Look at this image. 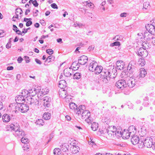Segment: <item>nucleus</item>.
I'll use <instances>...</instances> for the list:
<instances>
[{"label": "nucleus", "instance_id": "nucleus-1", "mask_svg": "<svg viewBox=\"0 0 155 155\" xmlns=\"http://www.w3.org/2000/svg\"><path fill=\"white\" fill-rule=\"evenodd\" d=\"M116 71V69L114 68L112 70L109 69L103 70L101 74V78L103 82L105 83L109 82L110 78H114V76H112V74H113L114 75H115V74H117Z\"/></svg>", "mask_w": 155, "mask_h": 155}, {"label": "nucleus", "instance_id": "nucleus-2", "mask_svg": "<svg viewBox=\"0 0 155 155\" xmlns=\"http://www.w3.org/2000/svg\"><path fill=\"white\" fill-rule=\"evenodd\" d=\"M80 109L78 111H77V114L81 115V118L85 119V121L87 123H89L91 122V117H90V112L87 110H84L85 107L84 105H81L79 106Z\"/></svg>", "mask_w": 155, "mask_h": 155}, {"label": "nucleus", "instance_id": "nucleus-3", "mask_svg": "<svg viewBox=\"0 0 155 155\" xmlns=\"http://www.w3.org/2000/svg\"><path fill=\"white\" fill-rule=\"evenodd\" d=\"M140 142L141 143L138 145L139 147L140 148H142L143 146L147 148H150L153 145V139L150 137L145 138L142 137L140 139Z\"/></svg>", "mask_w": 155, "mask_h": 155}, {"label": "nucleus", "instance_id": "nucleus-4", "mask_svg": "<svg viewBox=\"0 0 155 155\" xmlns=\"http://www.w3.org/2000/svg\"><path fill=\"white\" fill-rule=\"evenodd\" d=\"M129 74V73H127V75H125V76L123 77H124V79H127V86L130 87H133L136 85L137 80L131 77H130V76H128V75Z\"/></svg>", "mask_w": 155, "mask_h": 155}, {"label": "nucleus", "instance_id": "nucleus-5", "mask_svg": "<svg viewBox=\"0 0 155 155\" xmlns=\"http://www.w3.org/2000/svg\"><path fill=\"white\" fill-rule=\"evenodd\" d=\"M104 131L105 134L107 133L110 137L112 138L116 137L118 138L119 137H120V136L121 135L120 131H117V132H116L114 133L111 130H109L106 129H104Z\"/></svg>", "mask_w": 155, "mask_h": 155}, {"label": "nucleus", "instance_id": "nucleus-6", "mask_svg": "<svg viewBox=\"0 0 155 155\" xmlns=\"http://www.w3.org/2000/svg\"><path fill=\"white\" fill-rule=\"evenodd\" d=\"M126 81H127V79L119 80L116 82L115 86L118 88L123 89L127 87Z\"/></svg>", "mask_w": 155, "mask_h": 155}, {"label": "nucleus", "instance_id": "nucleus-7", "mask_svg": "<svg viewBox=\"0 0 155 155\" xmlns=\"http://www.w3.org/2000/svg\"><path fill=\"white\" fill-rule=\"evenodd\" d=\"M26 98H27V103L28 104L38 105L39 101L35 97L28 96V97H26Z\"/></svg>", "mask_w": 155, "mask_h": 155}, {"label": "nucleus", "instance_id": "nucleus-8", "mask_svg": "<svg viewBox=\"0 0 155 155\" xmlns=\"http://www.w3.org/2000/svg\"><path fill=\"white\" fill-rule=\"evenodd\" d=\"M37 91H38V92H37L38 97V98L40 99L41 100H42V97L47 94L49 91L47 89H37Z\"/></svg>", "mask_w": 155, "mask_h": 155}, {"label": "nucleus", "instance_id": "nucleus-9", "mask_svg": "<svg viewBox=\"0 0 155 155\" xmlns=\"http://www.w3.org/2000/svg\"><path fill=\"white\" fill-rule=\"evenodd\" d=\"M43 101V105L45 107H49L51 105V99L50 97L46 96L42 99Z\"/></svg>", "mask_w": 155, "mask_h": 155}, {"label": "nucleus", "instance_id": "nucleus-10", "mask_svg": "<svg viewBox=\"0 0 155 155\" xmlns=\"http://www.w3.org/2000/svg\"><path fill=\"white\" fill-rule=\"evenodd\" d=\"M137 54L142 58H145L147 56L148 53L146 49L141 48L137 51Z\"/></svg>", "mask_w": 155, "mask_h": 155}, {"label": "nucleus", "instance_id": "nucleus-11", "mask_svg": "<svg viewBox=\"0 0 155 155\" xmlns=\"http://www.w3.org/2000/svg\"><path fill=\"white\" fill-rule=\"evenodd\" d=\"M153 33H151L148 32H145L143 35L144 39L147 41H151L153 39L154 36Z\"/></svg>", "mask_w": 155, "mask_h": 155}, {"label": "nucleus", "instance_id": "nucleus-12", "mask_svg": "<svg viewBox=\"0 0 155 155\" xmlns=\"http://www.w3.org/2000/svg\"><path fill=\"white\" fill-rule=\"evenodd\" d=\"M13 117V114H5L2 116V119L3 122L8 123L10 121V120Z\"/></svg>", "mask_w": 155, "mask_h": 155}, {"label": "nucleus", "instance_id": "nucleus-13", "mask_svg": "<svg viewBox=\"0 0 155 155\" xmlns=\"http://www.w3.org/2000/svg\"><path fill=\"white\" fill-rule=\"evenodd\" d=\"M14 135L17 137L21 138L25 134L24 131L20 128L13 133Z\"/></svg>", "mask_w": 155, "mask_h": 155}, {"label": "nucleus", "instance_id": "nucleus-14", "mask_svg": "<svg viewBox=\"0 0 155 155\" xmlns=\"http://www.w3.org/2000/svg\"><path fill=\"white\" fill-rule=\"evenodd\" d=\"M132 137L131 139V141L134 145H136L138 143H141L140 140L138 136L136 135L132 136ZM140 144H139V145Z\"/></svg>", "mask_w": 155, "mask_h": 155}, {"label": "nucleus", "instance_id": "nucleus-15", "mask_svg": "<svg viewBox=\"0 0 155 155\" xmlns=\"http://www.w3.org/2000/svg\"><path fill=\"white\" fill-rule=\"evenodd\" d=\"M87 61L88 58L85 55H82L80 57L78 60V63L81 65L85 64Z\"/></svg>", "mask_w": 155, "mask_h": 155}, {"label": "nucleus", "instance_id": "nucleus-16", "mask_svg": "<svg viewBox=\"0 0 155 155\" xmlns=\"http://www.w3.org/2000/svg\"><path fill=\"white\" fill-rule=\"evenodd\" d=\"M12 106L13 107V110L12 112H14L15 113H18L20 111V104L17 103H13L10 105V107Z\"/></svg>", "mask_w": 155, "mask_h": 155}, {"label": "nucleus", "instance_id": "nucleus-17", "mask_svg": "<svg viewBox=\"0 0 155 155\" xmlns=\"http://www.w3.org/2000/svg\"><path fill=\"white\" fill-rule=\"evenodd\" d=\"M135 61L132 60L129 63L127 68V70H129L130 72H133L134 70L135 65Z\"/></svg>", "mask_w": 155, "mask_h": 155}, {"label": "nucleus", "instance_id": "nucleus-18", "mask_svg": "<svg viewBox=\"0 0 155 155\" xmlns=\"http://www.w3.org/2000/svg\"><path fill=\"white\" fill-rule=\"evenodd\" d=\"M117 68L118 70H122L125 66L124 63L122 61H117L116 62Z\"/></svg>", "mask_w": 155, "mask_h": 155}, {"label": "nucleus", "instance_id": "nucleus-19", "mask_svg": "<svg viewBox=\"0 0 155 155\" xmlns=\"http://www.w3.org/2000/svg\"><path fill=\"white\" fill-rule=\"evenodd\" d=\"M146 27L148 32L153 34L155 33V27L152 23L148 24Z\"/></svg>", "mask_w": 155, "mask_h": 155}, {"label": "nucleus", "instance_id": "nucleus-20", "mask_svg": "<svg viewBox=\"0 0 155 155\" xmlns=\"http://www.w3.org/2000/svg\"><path fill=\"white\" fill-rule=\"evenodd\" d=\"M29 109L28 106L23 103L20 104V111L21 113L26 112Z\"/></svg>", "mask_w": 155, "mask_h": 155}, {"label": "nucleus", "instance_id": "nucleus-21", "mask_svg": "<svg viewBox=\"0 0 155 155\" xmlns=\"http://www.w3.org/2000/svg\"><path fill=\"white\" fill-rule=\"evenodd\" d=\"M15 101L17 104L24 103L25 101V97L21 95H19L15 97Z\"/></svg>", "mask_w": 155, "mask_h": 155}, {"label": "nucleus", "instance_id": "nucleus-22", "mask_svg": "<svg viewBox=\"0 0 155 155\" xmlns=\"http://www.w3.org/2000/svg\"><path fill=\"white\" fill-rule=\"evenodd\" d=\"M120 134L121 135H120V137H122L124 139H127L129 138L130 135L131 136H132L129 132H128L127 130L126 131L124 130V132L123 133L120 131Z\"/></svg>", "mask_w": 155, "mask_h": 155}, {"label": "nucleus", "instance_id": "nucleus-23", "mask_svg": "<svg viewBox=\"0 0 155 155\" xmlns=\"http://www.w3.org/2000/svg\"><path fill=\"white\" fill-rule=\"evenodd\" d=\"M9 126L12 130L14 131V132L20 128V126L17 123L14 124H12Z\"/></svg>", "mask_w": 155, "mask_h": 155}, {"label": "nucleus", "instance_id": "nucleus-24", "mask_svg": "<svg viewBox=\"0 0 155 155\" xmlns=\"http://www.w3.org/2000/svg\"><path fill=\"white\" fill-rule=\"evenodd\" d=\"M97 65V63L96 61H93L91 63L89 66V71L92 72H94L95 69V68Z\"/></svg>", "mask_w": 155, "mask_h": 155}, {"label": "nucleus", "instance_id": "nucleus-25", "mask_svg": "<svg viewBox=\"0 0 155 155\" xmlns=\"http://www.w3.org/2000/svg\"><path fill=\"white\" fill-rule=\"evenodd\" d=\"M69 107L70 109L73 110L77 114V111H78L79 109H80L79 107H77V105L75 103L73 102H71L69 104Z\"/></svg>", "mask_w": 155, "mask_h": 155}, {"label": "nucleus", "instance_id": "nucleus-26", "mask_svg": "<svg viewBox=\"0 0 155 155\" xmlns=\"http://www.w3.org/2000/svg\"><path fill=\"white\" fill-rule=\"evenodd\" d=\"M72 71V70L70 68H67L64 70V73L66 77H68L71 75Z\"/></svg>", "mask_w": 155, "mask_h": 155}, {"label": "nucleus", "instance_id": "nucleus-27", "mask_svg": "<svg viewBox=\"0 0 155 155\" xmlns=\"http://www.w3.org/2000/svg\"><path fill=\"white\" fill-rule=\"evenodd\" d=\"M95 69L94 72L96 74H99L100 73L101 74L103 70V67L101 66H99L97 65Z\"/></svg>", "mask_w": 155, "mask_h": 155}, {"label": "nucleus", "instance_id": "nucleus-28", "mask_svg": "<svg viewBox=\"0 0 155 155\" xmlns=\"http://www.w3.org/2000/svg\"><path fill=\"white\" fill-rule=\"evenodd\" d=\"M127 131L132 135H133L136 132V128L133 125L129 127Z\"/></svg>", "mask_w": 155, "mask_h": 155}, {"label": "nucleus", "instance_id": "nucleus-29", "mask_svg": "<svg viewBox=\"0 0 155 155\" xmlns=\"http://www.w3.org/2000/svg\"><path fill=\"white\" fill-rule=\"evenodd\" d=\"M147 74V72L145 69L143 68H141L140 70V74L139 76V78L144 77L145 76V75L146 74Z\"/></svg>", "mask_w": 155, "mask_h": 155}, {"label": "nucleus", "instance_id": "nucleus-30", "mask_svg": "<svg viewBox=\"0 0 155 155\" xmlns=\"http://www.w3.org/2000/svg\"><path fill=\"white\" fill-rule=\"evenodd\" d=\"M67 83L64 80H61L59 81L58 86L62 89L66 87Z\"/></svg>", "mask_w": 155, "mask_h": 155}, {"label": "nucleus", "instance_id": "nucleus-31", "mask_svg": "<svg viewBox=\"0 0 155 155\" xmlns=\"http://www.w3.org/2000/svg\"><path fill=\"white\" fill-rule=\"evenodd\" d=\"M29 92V97L32 96L34 97V96H35L38 92L37 89H31L28 90Z\"/></svg>", "mask_w": 155, "mask_h": 155}, {"label": "nucleus", "instance_id": "nucleus-32", "mask_svg": "<svg viewBox=\"0 0 155 155\" xmlns=\"http://www.w3.org/2000/svg\"><path fill=\"white\" fill-rule=\"evenodd\" d=\"M69 148V146L68 145V144L64 143L61 146L60 149L64 152H65L68 150Z\"/></svg>", "mask_w": 155, "mask_h": 155}, {"label": "nucleus", "instance_id": "nucleus-33", "mask_svg": "<svg viewBox=\"0 0 155 155\" xmlns=\"http://www.w3.org/2000/svg\"><path fill=\"white\" fill-rule=\"evenodd\" d=\"M51 114L50 113L47 112L45 113L43 116V118L45 120H48L51 118Z\"/></svg>", "mask_w": 155, "mask_h": 155}, {"label": "nucleus", "instance_id": "nucleus-34", "mask_svg": "<svg viewBox=\"0 0 155 155\" xmlns=\"http://www.w3.org/2000/svg\"><path fill=\"white\" fill-rule=\"evenodd\" d=\"M98 127V124L96 122L93 123L91 125V128L93 131H96Z\"/></svg>", "mask_w": 155, "mask_h": 155}, {"label": "nucleus", "instance_id": "nucleus-35", "mask_svg": "<svg viewBox=\"0 0 155 155\" xmlns=\"http://www.w3.org/2000/svg\"><path fill=\"white\" fill-rule=\"evenodd\" d=\"M67 93L66 91L64 90L62 91L59 92V93L60 96L62 98H65L67 95Z\"/></svg>", "mask_w": 155, "mask_h": 155}, {"label": "nucleus", "instance_id": "nucleus-36", "mask_svg": "<svg viewBox=\"0 0 155 155\" xmlns=\"http://www.w3.org/2000/svg\"><path fill=\"white\" fill-rule=\"evenodd\" d=\"M107 129L109 130H111L112 132H114V133L116 132H117V131H120L119 130L117 129L115 127L112 126L108 127Z\"/></svg>", "mask_w": 155, "mask_h": 155}, {"label": "nucleus", "instance_id": "nucleus-37", "mask_svg": "<svg viewBox=\"0 0 155 155\" xmlns=\"http://www.w3.org/2000/svg\"><path fill=\"white\" fill-rule=\"evenodd\" d=\"M21 94V95L24 97L26 96H27V97L28 96V97H29L28 95H29V92L28 90H23L22 91Z\"/></svg>", "mask_w": 155, "mask_h": 155}, {"label": "nucleus", "instance_id": "nucleus-38", "mask_svg": "<svg viewBox=\"0 0 155 155\" xmlns=\"http://www.w3.org/2000/svg\"><path fill=\"white\" fill-rule=\"evenodd\" d=\"M61 150L59 148H55L54 150V155H59L61 154Z\"/></svg>", "mask_w": 155, "mask_h": 155}, {"label": "nucleus", "instance_id": "nucleus-39", "mask_svg": "<svg viewBox=\"0 0 155 155\" xmlns=\"http://www.w3.org/2000/svg\"><path fill=\"white\" fill-rule=\"evenodd\" d=\"M81 77V74L80 73H76L73 75V78L74 79H78Z\"/></svg>", "mask_w": 155, "mask_h": 155}, {"label": "nucleus", "instance_id": "nucleus-40", "mask_svg": "<svg viewBox=\"0 0 155 155\" xmlns=\"http://www.w3.org/2000/svg\"><path fill=\"white\" fill-rule=\"evenodd\" d=\"M138 64L142 66L144 65L145 64V61L144 59L141 58L139 59Z\"/></svg>", "mask_w": 155, "mask_h": 155}, {"label": "nucleus", "instance_id": "nucleus-41", "mask_svg": "<svg viewBox=\"0 0 155 155\" xmlns=\"http://www.w3.org/2000/svg\"><path fill=\"white\" fill-rule=\"evenodd\" d=\"M36 123L37 124L43 126L44 124V122L42 119H39L36 120Z\"/></svg>", "mask_w": 155, "mask_h": 155}, {"label": "nucleus", "instance_id": "nucleus-42", "mask_svg": "<svg viewBox=\"0 0 155 155\" xmlns=\"http://www.w3.org/2000/svg\"><path fill=\"white\" fill-rule=\"evenodd\" d=\"M54 57H53L52 55H50L49 56L48 58L46 59V60L45 61V62L47 61L48 62H50L51 61L54 60Z\"/></svg>", "mask_w": 155, "mask_h": 155}, {"label": "nucleus", "instance_id": "nucleus-43", "mask_svg": "<svg viewBox=\"0 0 155 155\" xmlns=\"http://www.w3.org/2000/svg\"><path fill=\"white\" fill-rule=\"evenodd\" d=\"M122 37L118 35H116L113 38V40L117 41H121L122 40Z\"/></svg>", "mask_w": 155, "mask_h": 155}, {"label": "nucleus", "instance_id": "nucleus-44", "mask_svg": "<svg viewBox=\"0 0 155 155\" xmlns=\"http://www.w3.org/2000/svg\"><path fill=\"white\" fill-rule=\"evenodd\" d=\"M148 44H147L145 42H143L142 44V48H143V49H148L149 48Z\"/></svg>", "mask_w": 155, "mask_h": 155}, {"label": "nucleus", "instance_id": "nucleus-45", "mask_svg": "<svg viewBox=\"0 0 155 155\" xmlns=\"http://www.w3.org/2000/svg\"><path fill=\"white\" fill-rule=\"evenodd\" d=\"M120 45V43L119 41H115L114 43H111L110 45V46L111 47L114 46H119Z\"/></svg>", "mask_w": 155, "mask_h": 155}, {"label": "nucleus", "instance_id": "nucleus-46", "mask_svg": "<svg viewBox=\"0 0 155 155\" xmlns=\"http://www.w3.org/2000/svg\"><path fill=\"white\" fill-rule=\"evenodd\" d=\"M102 121L104 124H108L110 122V120L109 119L105 117L104 119L102 120Z\"/></svg>", "mask_w": 155, "mask_h": 155}, {"label": "nucleus", "instance_id": "nucleus-47", "mask_svg": "<svg viewBox=\"0 0 155 155\" xmlns=\"http://www.w3.org/2000/svg\"><path fill=\"white\" fill-rule=\"evenodd\" d=\"M73 150L74 151V153H76L79 152V149L78 146H73Z\"/></svg>", "mask_w": 155, "mask_h": 155}, {"label": "nucleus", "instance_id": "nucleus-48", "mask_svg": "<svg viewBox=\"0 0 155 155\" xmlns=\"http://www.w3.org/2000/svg\"><path fill=\"white\" fill-rule=\"evenodd\" d=\"M28 141V139L27 138H24L22 137L21 139V142L24 143H27V141Z\"/></svg>", "mask_w": 155, "mask_h": 155}, {"label": "nucleus", "instance_id": "nucleus-49", "mask_svg": "<svg viewBox=\"0 0 155 155\" xmlns=\"http://www.w3.org/2000/svg\"><path fill=\"white\" fill-rule=\"evenodd\" d=\"M46 52L49 54L51 55L53 53V51L51 49H48L46 50Z\"/></svg>", "mask_w": 155, "mask_h": 155}, {"label": "nucleus", "instance_id": "nucleus-50", "mask_svg": "<svg viewBox=\"0 0 155 155\" xmlns=\"http://www.w3.org/2000/svg\"><path fill=\"white\" fill-rule=\"evenodd\" d=\"M149 5V3L148 2H146L144 3L143 4V9L144 8L146 9H147Z\"/></svg>", "mask_w": 155, "mask_h": 155}, {"label": "nucleus", "instance_id": "nucleus-51", "mask_svg": "<svg viewBox=\"0 0 155 155\" xmlns=\"http://www.w3.org/2000/svg\"><path fill=\"white\" fill-rule=\"evenodd\" d=\"M52 8L54 9H58V8L57 5L55 3H53L51 5Z\"/></svg>", "mask_w": 155, "mask_h": 155}, {"label": "nucleus", "instance_id": "nucleus-52", "mask_svg": "<svg viewBox=\"0 0 155 155\" xmlns=\"http://www.w3.org/2000/svg\"><path fill=\"white\" fill-rule=\"evenodd\" d=\"M39 12L38 10H35V12H33V16L34 17H36L38 16V12Z\"/></svg>", "mask_w": 155, "mask_h": 155}, {"label": "nucleus", "instance_id": "nucleus-53", "mask_svg": "<svg viewBox=\"0 0 155 155\" xmlns=\"http://www.w3.org/2000/svg\"><path fill=\"white\" fill-rule=\"evenodd\" d=\"M94 48V45H91L89 47L88 50L89 51H91L93 50Z\"/></svg>", "mask_w": 155, "mask_h": 155}, {"label": "nucleus", "instance_id": "nucleus-54", "mask_svg": "<svg viewBox=\"0 0 155 155\" xmlns=\"http://www.w3.org/2000/svg\"><path fill=\"white\" fill-rule=\"evenodd\" d=\"M32 4L35 7H37L38 5V4L36 0L34 1L33 3H32Z\"/></svg>", "mask_w": 155, "mask_h": 155}, {"label": "nucleus", "instance_id": "nucleus-55", "mask_svg": "<svg viewBox=\"0 0 155 155\" xmlns=\"http://www.w3.org/2000/svg\"><path fill=\"white\" fill-rule=\"evenodd\" d=\"M32 22L31 21H27L26 25L27 27L30 26V25L32 24Z\"/></svg>", "mask_w": 155, "mask_h": 155}, {"label": "nucleus", "instance_id": "nucleus-56", "mask_svg": "<svg viewBox=\"0 0 155 155\" xmlns=\"http://www.w3.org/2000/svg\"><path fill=\"white\" fill-rule=\"evenodd\" d=\"M5 32L3 30H0V37H2L4 36Z\"/></svg>", "mask_w": 155, "mask_h": 155}, {"label": "nucleus", "instance_id": "nucleus-57", "mask_svg": "<svg viewBox=\"0 0 155 155\" xmlns=\"http://www.w3.org/2000/svg\"><path fill=\"white\" fill-rule=\"evenodd\" d=\"M143 105L145 107H148L149 105L148 101H145L143 103Z\"/></svg>", "mask_w": 155, "mask_h": 155}, {"label": "nucleus", "instance_id": "nucleus-58", "mask_svg": "<svg viewBox=\"0 0 155 155\" xmlns=\"http://www.w3.org/2000/svg\"><path fill=\"white\" fill-rule=\"evenodd\" d=\"M127 13L126 12L122 13L120 15V16L121 17H126Z\"/></svg>", "mask_w": 155, "mask_h": 155}, {"label": "nucleus", "instance_id": "nucleus-59", "mask_svg": "<svg viewBox=\"0 0 155 155\" xmlns=\"http://www.w3.org/2000/svg\"><path fill=\"white\" fill-rule=\"evenodd\" d=\"M11 43H10V42H8L6 45V47L8 49L11 47Z\"/></svg>", "mask_w": 155, "mask_h": 155}, {"label": "nucleus", "instance_id": "nucleus-60", "mask_svg": "<svg viewBox=\"0 0 155 155\" xmlns=\"http://www.w3.org/2000/svg\"><path fill=\"white\" fill-rule=\"evenodd\" d=\"M16 30L15 32L17 34H18V35H21L22 36V33L18 29H16V30Z\"/></svg>", "mask_w": 155, "mask_h": 155}, {"label": "nucleus", "instance_id": "nucleus-61", "mask_svg": "<svg viewBox=\"0 0 155 155\" xmlns=\"http://www.w3.org/2000/svg\"><path fill=\"white\" fill-rule=\"evenodd\" d=\"M35 61L37 63L39 64H41V61L38 59H35Z\"/></svg>", "mask_w": 155, "mask_h": 155}, {"label": "nucleus", "instance_id": "nucleus-62", "mask_svg": "<svg viewBox=\"0 0 155 155\" xmlns=\"http://www.w3.org/2000/svg\"><path fill=\"white\" fill-rule=\"evenodd\" d=\"M14 69V68L12 66H9L7 67V70H13Z\"/></svg>", "mask_w": 155, "mask_h": 155}, {"label": "nucleus", "instance_id": "nucleus-63", "mask_svg": "<svg viewBox=\"0 0 155 155\" xmlns=\"http://www.w3.org/2000/svg\"><path fill=\"white\" fill-rule=\"evenodd\" d=\"M153 39H152L151 41L152 43L154 45H155V36L154 35V37H153Z\"/></svg>", "mask_w": 155, "mask_h": 155}, {"label": "nucleus", "instance_id": "nucleus-64", "mask_svg": "<svg viewBox=\"0 0 155 155\" xmlns=\"http://www.w3.org/2000/svg\"><path fill=\"white\" fill-rule=\"evenodd\" d=\"M150 23H152L153 26L155 27V20H153L150 21Z\"/></svg>", "mask_w": 155, "mask_h": 155}]
</instances>
